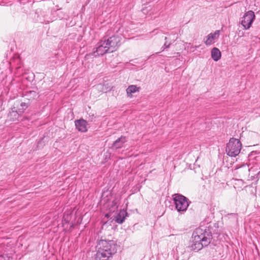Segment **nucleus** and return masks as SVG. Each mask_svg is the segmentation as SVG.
Listing matches in <instances>:
<instances>
[{
    "label": "nucleus",
    "mask_w": 260,
    "mask_h": 260,
    "mask_svg": "<svg viewBox=\"0 0 260 260\" xmlns=\"http://www.w3.org/2000/svg\"><path fill=\"white\" fill-rule=\"evenodd\" d=\"M117 245H98L95 260H109L117 251Z\"/></svg>",
    "instance_id": "1"
},
{
    "label": "nucleus",
    "mask_w": 260,
    "mask_h": 260,
    "mask_svg": "<svg viewBox=\"0 0 260 260\" xmlns=\"http://www.w3.org/2000/svg\"><path fill=\"white\" fill-rule=\"evenodd\" d=\"M212 237L211 232H207L206 229L200 227L193 232L190 241L192 244H201V242L210 244Z\"/></svg>",
    "instance_id": "2"
},
{
    "label": "nucleus",
    "mask_w": 260,
    "mask_h": 260,
    "mask_svg": "<svg viewBox=\"0 0 260 260\" xmlns=\"http://www.w3.org/2000/svg\"><path fill=\"white\" fill-rule=\"evenodd\" d=\"M242 144L239 139L231 138L226 144L225 149L226 154L231 157H236L240 152Z\"/></svg>",
    "instance_id": "3"
},
{
    "label": "nucleus",
    "mask_w": 260,
    "mask_h": 260,
    "mask_svg": "<svg viewBox=\"0 0 260 260\" xmlns=\"http://www.w3.org/2000/svg\"><path fill=\"white\" fill-rule=\"evenodd\" d=\"M175 208L178 212H184L186 211L188 206V199L185 196L177 193L173 196Z\"/></svg>",
    "instance_id": "4"
},
{
    "label": "nucleus",
    "mask_w": 260,
    "mask_h": 260,
    "mask_svg": "<svg viewBox=\"0 0 260 260\" xmlns=\"http://www.w3.org/2000/svg\"><path fill=\"white\" fill-rule=\"evenodd\" d=\"M104 42L106 45L108 47L110 51L113 52L116 51L120 46L121 38L118 35H114L110 37H103Z\"/></svg>",
    "instance_id": "5"
},
{
    "label": "nucleus",
    "mask_w": 260,
    "mask_h": 260,
    "mask_svg": "<svg viewBox=\"0 0 260 260\" xmlns=\"http://www.w3.org/2000/svg\"><path fill=\"white\" fill-rule=\"evenodd\" d=\"M104 41L103 38L98 43L96 48L94 49L95 50L89 54V55L96 57L100 55H103L106 53H111L107 45L104 43H105Z\"/></svg>",
    "instance_id": "6"
},
{
    "label": "nucleus",
    "mask_w": 260,
    "mask_h": 260,
    "mask_svg": "<svg viewBox=\"0 0 260 260\" xmlns=\"http://www.w3.org/2000/svg\"><path fill=\"white\" fill-rule=\"evenodd\" d=\"M255 16L252 11H248L246 12L244 16L241 18V24L244 29H248L251 26Z\"/></svg>",
    "instance_id": "7"
},
{
    "label": "nucleus",
    "mask_w": 260,
    "mask_h": 260,
    "mask_svg": "<svg viewBox=\"0 0 260 260\" xmlns=\"http://www.w3.org/2000/svg\"><path fill=\"white\" fill-rule=\"evenodd\" d=\"M253 171V169H250L247 164H244L240 167L235 169L234 174L241 178H246L249 173Z\"/></svg>",
    "instance_id": "8"
},
{
    "label": "nucleus",
    "mask_w": 260,
    "mask_h": 260,
    "mask_svg": "<svg viewBox=\"0 0 260 260\" xmlns=\"http://www.w3.org/2000/svg\"><path fill=\"white\" fill-rule=\"evenodd\" d=\"M75 124L78 131L82 133H85L87 131V122L85 120L82 118L76 120L75 121Z\"/></svg>",
    "instance_id": "9"
},
{
    "label": "nucleus",
    "mask_w": 260,
    "mask_h": 260,
    "mask_svg": "<svg viewBox=\"0 0 260 260\" xmlns=\"http://www.w3.org/2000/svg\"><path fill=\"white\" fill-rule=\"evenodd\" d=\"M220 34V30H217L214 33H210L207 36V39L205 43L207 46H210L214 43L215 39L218 38Z\"/></svg>",
    "instance_id": "10"
},
{
    "label": "nucleus",
    "mask_w": 260,
    "mask_h": 260,
    "mask_svg": "<svg viewBox=\"0 0 260 260\" xmlns=\"http://www.w3.org/2000/svg\"><path fill=\"white\" fill-rule=\"evenodd\" d=\"M127 215V213L125 210L124 209L120 210L115 217V221L119 224H122L124 221Z\"/></svg>",
    "instance_id": "11"
},
{
    "label": "nucleus",
    "mask_w": 260,
    "mask_h": 260,
    "mask_svg": "<svg viewBox=\"0 0 260 260\" xmlns=\"http://www.w3.org/2000/svg\"><path fill=\"white\" fill-rule=\"evenodd\" d=\"M126 142V137L124 136H121V137L117 139L113 144L112 148L113 149H119L121 148L123 145Z\"/></svg>",
    "instance_id": "12"
},
{
    "label": "nucleus",
    "mask_w": 260,
    "mask_h": 260,
    "mask_svg": "<svg viewBox=\"0 0 260 260\" xmlns=\"http://www.w3.org/2000/svg\"><path fill=\"white\" fill-rule=\"evenodd\" d=\"M22 114L19 112L18 110L15 107H14L12 108L11 111L10 112L9 114V117L10 119L14 121L17 120Z\"/></svg>",
    "instance_id": "13"
},
{
    "label": "nucleus",
    "mask_w": 260,
    "mask_h": 260,
    "mask_svg": "<svg viewBox=\"0 0 260 260\" xmlns=\"http://www.w3.org/2000/svg\"><path fill=\"white\" fill-rule=\"evenodd\" d=\"M29 105L30 102L29 101H26L24 102H21L19 105H17V107H16V108L18 110L20 113L23 114Z\"/></svg>",
    "instance_id": "14"
},
{
    "label": "nucleus",
    "mask_w": 260,
    "mask_h": 260,
    "mask_svg": "<svg viewBox=\"0 0 260 260\" xmlns=\"http://www.w3.org/2000/svg\"><path fill=\"white\" fill-rule=\"evenodd\" d=\"M212 58L215 61H217L221 58V52L220 50L216 47L213 48L211 50Z\"/></svg>",
    "instance_id": "15"
},
{
    "label": "nucleus",
    "mask_w": 260,
    "mask_h": 260,
    "mask_svg": "<svg viewBox=\"0 0 260 260\" xmlns=\"http://www.w3.org/2000/svg\"><path fill=\"white\" fill-rule=\"evenodd\" d=\"M38 93L36 91L30 90L26 92L25 94V99L27 100V101H29L32 100L36 98L38 96Z\"/></svg>",
    "instance_id": "16"
},
{
    "label": "nucleus",
    "mask_w": 260,
    "mask_h": 260,
    "mask_svg": "<svg viewBox=\"0 0 260 260\" xmlns=\"http://www.w3.org/2000/svg\"><path fill=\"white\" fill-rule=\"evenodd\" d=\"M126 90L127 96L132 97L133 93L139 91V87H138L136 85H132L129 86Z\"/></svg>",
    "instance_id": "17"
},
{
    "label": "nucleus",
    "mask_w": 260,
    "mask_h": 260,
    "mask_svg": "<svg viewBox=\"0 0 260 260\" xmlns=\"http://www.w3.org/2000/svg\"><path fill=\"white\" fill-rule=\"evenodd\" d=\"M235 181L234 187L235 189L240 190H242L243 187H247L246 185H244L245 183L242 179H235Z\"/></svg>",
    "instance_id": "18"
},
{
    "label": "nucleus",
    "mask_w": 260,
    "mask_h": 260,
    "mask_svg": "<svg viewBox=\"0 0 260 260\" xmlns=\"http://www.w3.org/2000/svg\"><path fill=\"white\" fill-rule=\"evenodd\" d=\"M203 248V245H189L187 247V251H194L198 252Z\"/></svg>",
    "instance_id": "19"
},
{
    "label": "nucleus",
    "mask_w": 260,
    "mask_h": 260,
    "mask_svg": "<svg viewBox=\"0 0 260 260\" xmlns=\"http://www.w3.org/2000/svg\"><path fill=\"white\" fill-rule=\"evenodd\" d=\"M253 171L251 173H249L245 179L247 180H255L257 181L258 179V175L260 173V171L256 174L253 173Z\"/></svg>",
    "instance_id": "20"
},
{
    "label": "nucleus",
    "mask_w": 260,
    "mask_h": 260,
    "mask_svg": "<svg viewBox=\"0 0 260 260\" xmlns=\"http://www.w3.org/2000/svg\"><path fill=\"white\" fill-rule=\"evenodd\" d=\"M258 155H260L259 153L256 151H252L248 155V159L249 160H257V158L259 157Z\"/></svg>",
    "instance_id": "21"
},
{
    "label": "nucleus",
    "mask_w": 260,
    "mask_h": 260,
    "mask_svg": "<svg viewBox=\"0 0 260 260\" xmlns=\"http://www.w3.org/2000/svg\"><path fill=\"white\" fill-rule=\"evenodd\" d=\"M142 12L144 14H146L147 13V8H144L142 10Z\"/></svg>",
    "instance_id": "22"
},
{
    "label": "nucleus",
    "mask_w": 260,
    "mask_h": 260,
    "mask_svg": "<svg viewBox=\"0 0 260 260\" xmlns=\"http://www.w3.org/2000/svg\"><path fill=\"white\" fill-rule=\"evenodd\" d=\"M170 45V44H169L168 45H167V42H166L164 44V46L166 48H169Z\"/></svg>",
    "instance_id": "23"
},
{
    "label": "nucleus",
    "mask_w": 260,
    "mask_h": 260,
    "mask_svg": "<svg viewBox=\"0 0 260 260\" xmlns=\"http://www.w3.org/2000/svg\"><path fill=\"white\" fill-rule=\"evenodd\" d=\"M0 260H6V259L3 255H1L0 256Z\"/></svg>",
    "instance_id": "24"
},
{
    "label": "nucleus",
    "mask_w": 260,
    "mask_h": 260,
    "mask_svg": "<svg viewBox=\"0 0 260 260\" xmlns=\"http://www.w3.org/2000/svg\"><path fill=\"white\" fill-rule=\"evenodd\" d=\"M230 215L232 216H234L236 218H237L236 215L235 214H231Z\"/></svg>",
    "instance_id": "25"
},
{
    "label": "nucleus",
    "mask_w": 260,
    "mask_h": 260,
    "mask_svg": "<svg viewBox=\"0 0 260 260\" xmlns=\"http://www.w3.org/2000/svg\"><path fill=\"white\" fill-rule=\"evenodd\" d=\"M105 216L107 217V218H108L109 217V215L108 214H106L105 215Z\"/></svg>",
    "instance_id": "26"
},
{
    "label": "nucleus",
    "mask_w": 260,
    "mask_h": 260,
    "mask_svg": "<svg viewBox=\"0 0 260 260\" xmlns=\"http://www.w3.org/2000/svg\"><path fill=\"white\" fill-rule=\"evenodd\" d=\"M157 30H154L153 32H155Z\"/></svg>",
    "instance_id": "27"
}]
</instances>
